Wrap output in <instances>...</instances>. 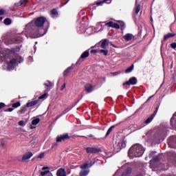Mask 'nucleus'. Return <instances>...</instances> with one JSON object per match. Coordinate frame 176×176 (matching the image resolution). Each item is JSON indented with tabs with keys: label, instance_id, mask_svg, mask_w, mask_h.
<instances>
[{
	"label": "nucleus",
	"instance_id": "obj_1",
	"mask_svg": "<svg viewBox=\"0 0 176 176\" xmlns=\"http://www.w3.org/2000/svg\"><path fill=\"white\" fill-rule=\"evenodd\" d=\"M145 151V149H144V147L142 145L140 144H136L132 146L128 152V155L129 157H141L142 155H144V152Z\"/></svg>",
	"mask_w": 176,
	"mask_h": 176
},
{
	"label": "nucleus",
	"instance_id": "obj_2",
	"mask_svg": "<svg viewBox=\"0 0 176 176\" xmlns=\"http://www.w3.org/2000/svg\"><path fill=\"white\" fill-rule=\"evenodd\" d=\"M50 23H49V21H47V19L45 16H38L34 21V25L37 28H42V27L45 25L46 31L47 30H49V27L50 26Z\"/></svg>",
	"mask_w": 176,
	"mask_h": 176
},
{
	"label": "nucleus",
	"instance_id": "obj_3",
	"mask_svg": "<svg viewBox=\"0 0 176 176\" xmlns=\"http://www.w3.org/2000/svg\"><path fill=\"white\" fill-rule=\"evenodd\" d=\"M167 137V129L164 128L160 129L155 135H154V142L156 144H160L162 141H164V138Z\"/></svg>",
	"mask_w": 176,
	"mask_h": 176
},
{
	"label": "nucleus",
	"instance_id": "obj_4",
	"mask_svg": "<svg viewBox=\"0 0 176 176\" xmlns=\"http://www.w3.org/2000/svg\"><path fill=\"white\" fill-rule=\"evenodd\" d=\"M120 25L113 23V21H109L105 24L107 27L111 28H116V30H119L121 28V30H123L124 28H126V23L123 21H119Z\"/></svg>",
	"mask_w": 176,
	"mask_h": 176
},
{
	"label": "nucleus",
	"instance_id": "obj_5",
	"mask_svg": "<svg viewBox=\"0 0 176 176\" xmlns=\"http://www.w3.org/2000/svg\"><path fill=\"white\" fill-rule=\"evenodd\" d=\"M100 45V47L102 49H107V46L109 45V43L108 42V38H105L104 40L100 41V43L96 44V45L91 47L90 49H94L95 47H98Z\"/></svg>",
	"mask_w": 176,
	"mask_h": 176
},
{
	"label": "nucleus",
	"instance_id": "obj_6",
	"mask_svg": "<svg viewBox=\"0 0 176 176\" xmlns=\"http://www.w3.org/2000/svg\"><path fill=\"white\" fill-rule=\"evenodd\" d=\"M137 78L135 77H131L129 78V80L125 82H124L122 84V86L124 87L125 89H129V86H130V85H137Z\"/></svg>",
	"mask_w": 176,
	"mask_h": 176
},
{
	"label": "nucleus",
	"instance_id": "obj_7",
	"mask_svg": "<svg viewBox=\"0 0 176 176\" xmlns=\"http://www.w3.org/2000/svg\"><path fill=\"white\" fill-rule=\"evenodd\" d=\"M89 55H90V49L87 50L86 51L82 52V54H81L77 63H83V61H85V58H87V57H89Z\"/></svg>",
	"mask_w": 176,
	"mask_h": 176
},
{
	"label": "nucleus",
	"instance_id": "obj_8",
	"mask_svg": "<svg viewBox=\"0 0 176 176\" xmlns=\"http://www.w3.org/2000/svg\"><path fill=\"white\" fill-rule=\"evenodd\" d=\"M69 138H71V137H69V135H68V133L60 135L56 137V142L67 141V140H69Z\"/></svg>",
	"mask_w": 176,
	"mask_h": 176
},
{
	"label": "nucleus",
	"instance_id": "obj_9",
	"mask_svg": "<svg viewBox=\"0 0 176 176\" xmlns=\"http://www.w3.org/2000/svg\"><path fill=\"white\" fill-rule=\"evenodd\" d=\"M157 111H159V107H157L154 113L144 121V123H146V124H149V123H151V122L153 120L155 116H156V115L157 114Z\"/></svg>",
	"mask_w": 176,
	"mask_h": 176
},
{
	"label": "nucleus",
	"instance_id": "obj_10",
	"mask_svg": "<svg viewBox=\"0 0 176 176\" xmlns=\"http://www.w3.org/2000/svg\"><path fill=\"white\" fill-rule=\"evenodd\" d=\"M87 153H100L101 148L94 147H87L85 148Z\"/></svg>",
	"mask_w": 176,
	"mask_h": 176
},
{
	"label": "nucleus",
	"instance_id": "obj_11",
	"mask_svg": "<svg viewBox=\"0 0 176 176\" xmlns=\"http://www.w3.org/2000/svg\"><path fill=\"white\" fill-rule=\"evenodd\" d=\"M168 144L170 148H176V136H170L168 139Z\"/></svg>",
	"mask_w": 176,
	"mask_h": 176
},
{
	"label": "nucleus",
	"instance_id": "obj_12",
	"mask_svg": "<svg viewBox=\"0 0 176 176\" xmlns=\"http://www.w3.org/2000/svg\"><path fill=\"white\" fill-rule=\"evenodd\" d=\"M123 148H126V140H122L121 142H118L115 149H117L116 152H119L121 151V149H123Z\"/></svg>",
	"mask_w": 176,
	"mask_h": 176
},
{
	"label": "nucleus",
	"instance_id": "obj_13",
	"mask_svg": "<svg viewBox=\"0 0 176 176\" xmlns=\"http://www.w3.org/2000/svg\"><path fill=\"white\" fill-rule=\"evenodd\" d=\"M16 64H17V59L12 58L8 63V68L9 69H14V67H16Z\"/></svg>",
	"mask_w": 176,
	"mask_h": 176
},
{
	"label": "nucleus",
	"instance_id": "obj_14",
	"mask_svg": "<svg viewBox=\"0 0 176 176\" xmlns=\"http://www.w3.org/2000/svg\"><path fill=\"white\" fill-rule=\"evenodd\" d=\"M32 156H34V154L31 151L25 153L22 157V162H24L25 160H28V159H31Z\"/></svg>",
	"mask_w": 176,
	"mask_h": 176
},
{
	"label": "nucleus",
	"instance_id": "obj_15",
	"mask_svg": "<svg viewBox=\"0 0 176 176\" xmlns=\"http://www.w3.org/2000/svg\"><path fill=\"white\" fill-rule=\"evenodd\" d=\"M27 3H28V0H20L19 2L14 4V8H19V6H22V5H27Z\"/></svg>",
	"mask_w": 176,
	"mask_h": 176
},
{
	"label": "nucleus",
	"instance_id": "obj_16",
	"mask_svg": "<svg viewBox=\"0 0 176 176\" xmlns=\"http://www.w3.org/2000/svg\"><path fill=\"white\" fill-rule=\"evenodd\" d=\"M12 42L14 43H20L23 42V37L19 35H16L14 38H12Z\"/></svg>",
	"mask_w": 176,
	"mask_h": 176
},
{
	"label": "nucleus",
	"instance_id": "obj_17",
	"mask_svg": "<svg viewBox=\"0 0 176 176\" xmlns=\"http://www.w3.org/2000/svg\"><path fill=\"white\" fill-rule=\"evenodd\" d=\"M57 176H67V173L65 172V169L59 168L56 172Z\"/></svg>",
	"mask_w": 176,
	"mask_h": 176
},
{
	"label": "nucleus",
	"instance_id": "obj_18",
	"mask_svg": "<svg viewBox=\"0 0 176 176\" xmlns=\"http://www.w3.org/2000/svg\"><path fill=\"white\" fill-rule=\"evenodd\" d=\"M123 38L125 41H126V42H129V41H131V39L134 38V35H133V34L127 33L123 36Z\"/></svg>",
	"mask_w": 176,
	"mask_h": 176
},
{
	"label": "nucleus",
	"instance_id": "obj_19",
	"mask_svg": "<svg viewBox=\"0 0 176 176\" xmlns=\"http://www.w3.org/2000/svg\"><path fill=\"white\" fill-rule=\"evenodd\" d=\"M176 36L175 32L172 33H168L167 34H165L164 36V41H167L169 38H174V36Z\"/></svg>",
	"mask_w": 176,
	"mask_h": 176
},
{
	"label": "nucleus",
	"instance_id": "obj_20",
	"mask_svg": "<svg viewBox=\"0 0 176 176\" xmlns=\"http://www.w3.org/2000/svg\"><path fill=\"white\" fill-rule=\"evenodd\" d=\"M38 102H39V100H34V101H32V102H28L26 104V107L28 108H31V107H35V105H36V104H38Z\"/></svg>",
	"mask_w": 176,
	"mask_h": 176
},
{
	"label": "nucleus",
	"instance_id": "obj_21",
	"mask_svg": "<svg viewBox=\"0 0 176 176\" xmlns=\"http://www.w3.org/2000/svg\"><path fill=\"white\" fill-rule=\"evenodd\" d=\"M85 89L88 93H91L93 91V85L91 84H87L85 86Z\"/></svg>",
	"mask_w": 176,
	"mask_h": 176
},
{
	"label": "nucleus",
	"instance_id": "obj_22",
	"mask_svg": "<svg viewBox=\"0 0 176 176\" xmlns=\"http://www.w3.org/2000/svg\"><path fill=\"white\" fill-rule=\"evenodd\" d=\"M132 171H133V170L131 169V168L129 167L126 168V170H124V172L122 173V176H130Z\"/></svg>",
	"mask_w": 176,
	"mask_h": 176
},
{
	"label": "nucleus",
	"instance_id": "obj_23",
	"mask_svg": "<svg viewBox=\"0 0 176 176\" xmlns=\"http://www.w3.org/2000/svg\"><path fill=\"white\" fill-rule=\"evenodd\" d=\"M90 173V170H81L80 172V176H87Z\"/></svg>",
	"mask_w": 176,
	"mask_h": 176
},
{
	"label": "nucleus",
	"instance_id": "obj_24",
	"mask_svg": "<svg viewBox=\"0 0 176 176\" xmlns=\"http://www.w3.org/2000/svg\"><path fill=\"white\" fill-rule=\"evenodd\" d=\"M19 52H20V48L19 47H16L10 50V53H11V54H14L15 53H19Z\"/></svg>",
	"mask_w": 176,
	"mask_h": 176
},
{
	"label": "nucleus",
	"instance_id": "obj_25",
	"mask_svg": "<svg viewBox=\"0 0 176 176\" xmlns=\"http://www.w3.org/2000/svg\"><path fill=\"white\" fill-rule=\"evenodd\" d=\"M47 91H49V88H47L45 90L44 94L38 97V100H43V98H45L46 97V96H47Z\"/></svg>",
	"mask_w": 176,
	"mask_h": 176
},
{
	"label": "nucleus",
	"instance_id": "obj_26",
	"mask_svg": "<svg viewBox=\"0 0 176 176\" xmlns=\"http://www.w3.org/2000/svg\"><path fill=\"white\" fill-rule=\"evenodd\" d=\"M72 70V67H67L63 72V76H67L69 72Z\"/></svg>",
	"mask_w": 176,
	"mask_h": 176
},
{
	"label": "nucleus",
	"instance_id": "obj_27",
	"mask_svg": "<svg viewBox=\"0 0 176 176\" xmlns=\"http://www.w3.org/2000/svg\"><path fill=\"white\" fill-rule=\"evenodd\" d=\"M133 69H134V64H132L129 67H128L125 70V74H130V72H133Z\"/></svg>",
	"mask_w": 176,
	"mask_h": 176
},
{
	"label": "nucleus",
	"instance_id": "obj_28",
	"mask_svg": "<svg viewBox=\"0 0 176 176\" xmlns=\"http://www.w3.org/2000/svg\"><path fill=\"white\" fill-rule=\"evenodd\" d=\"M3 23L5 25H10L12 24V19L10 18H6L4 19Z\"/></svg>",
	"mask_w": 176,
	"mask_h": 176
},
{
	"label": "nucleus",
	"instance_id": "obj_29",
	"mask_svg": "<svg viewBox=\"0 0 176 176\" xmlns=\"http://www.w3.org/2000/svg\"><path fill=\"white\" fill-rule=\"evenodd\" d=\"M115 127H116V125H113L111 126L108 130L107 132L106 133L105 135V138L108 137V135H109V134H111V132L112 131V130H113V129H115Z\"/></svg>",
	"mask_w": 176,
	"mask_h": 176
},
{
	"label": "nucleus",
	"instance_id": "obj_30",
	"mask_svg": "<svg viewBox=\"0 0 176 176\" xmlns=\"http://www.w3.org/2000/svg\"><path fill=\"white\" fill-rule=\"evenodd\" d=\"M39 122H41V119L39 118H35L32 121V124L33 126H36V124H38L39 123Z\"/></svg>",
	"mask_w": 176,
	"mask_h": 176
},
{
	"label": "nucleus",
	"instance_id": "obj_31",
	"mask_svg": "<svg viewBox=\"0 0 176 176\" xmlns=\"http://www.w3.org/2000/svg\"><path fill=\"white\" fill-rule=\"evenodd\" d=\"M51 14H52L53 16H58V11H57V9L53 8L51 10Z\"/></svg>",
	"mask_w": 176,
	"mask_h": 176
},
{
	"label": "nucleus",
	"instance_id": "obj_32",
	"mask_svg": "<svg viewBox=\"0 0 176 176\" xmlns=\"http://www.w3.org/2000/svg\"><path fill=\"white\" fill-rule=\"evenodd\" d=\"M20 113L24 114L25 112H27V106H23L20 110H19Z\"/></svg>",
	"mask_w": 176,
	"mask_h": 176
},
{
	"label": "nucleus",
	"instance_id": "obj_33",
	"mask_svg": "<svg viewBox=\"0 0 176 176\" xmlns=\"http://www.w3.org/2000/svg\"><path fill=\"white\" fill-rule=\"evenodd\" d=\"M21 105V103L20 102H16L15 103H13L12 107V108H19Z\"/></svg>",
	"mask_w": 176,
	"mask_h": 176
},
{
	"label": "nucleus",
	"instance_id": "obj_34",
	"mask_svg": "<svg viewBox=\"0 0 176 176\" xmlns=\"http://www.w3.org/2000/svg\"><path fill=\"white\" fill-rule=\"evenodd\" d=\"M47 174H50L52 175V173H50V170H47L41 173V176L47 175Z\"/></svg>",
	"mask_w": 176,
	"mask_h": 176
},
{
	"label": "nucleus",
	"instance_id": "obj_35",
	"mask_svg": "<svg viewBox=\"0 0 176 176\" xmlns=\"http://www.w3.org/2000/svg\"><path fill=\"white\" fill-rule=\"evenodd\" d=\"M99 53L103 54L104 56H108V50H100Z\"/></svg>",
	"mask_w": 176,
	"mask_h": 176
},
{
	"label": "nucleus",
	"instance_id": "obj_36",
	"mask_svg": "<svg viewBox=\"0 0 176 176\" xmlns=\"http://www.w3.org/2000/svg\"><path fill=\"white\" fill-rule=\"evenodd\" d=\"M44 86H46L47 87H52V86H53V83L48 80L44 83Z\"/></svg>",
	"mask_w": 176,
	"mask_h": 176
},
{
	"label": "nucleus",
	"instance_id": "obj_37",
	"mask_svg": "<svg viewBox=\"0 0 176 176\" xmlns=\"http://www.w3.org/2000/svg\"><path fill=\"white\" fill-rule=\"evenodd\" d=\"M87 167H89V164L86 163V164H82L80 168H81V170H87L86 168H87Z\"/></svg>",
	"mask_w": 176,
	"mask_h": 176
},
{
	"label": "nucleus",
	"instance_id": "obj_38",
	"mask_svg": "<svg viewBox=\"0 0 176 176\" xmlns=\"http://www.w3.org/2000/svg\"><path fill=\"white\" fill-rule=\"evenodd\" d=\"M140 10H141V6L138 5L136 6L135 10V12L136 13V14H138V13H140Z\"/></svg>",
	"mask_w": 176,
	"mask_h": 176
},
{
	"label": "nucleus",
	"instance_id": "obj_39",
	"mask_svg": "<svg viewBox=\"0 0 176 176\" xmlns=\"http://www.w3.org/2000/svg\"><path fill=\"white\" fill-rule=\"evenodd\" d=\"M16 60H17L18 63H23V61H24V59L23 58V57L20 56H17V58H16Z\"/></svg>",
	"mask_w": 176,
	"mask_h": 176
},
{
	"label": "nucleus",
	"instance_id": "obj_40",
	"mask_svg": "<svg viewBox=\"0 0 176 176\" xmlns=\"http://www.w3.org/2000/svg\"><path fill=\"white\" fill-rule=\"evenodd\" d=\"M90 53H91V54H96V53H98V50H91Z\"/></svg>",
	"mask_w": 176,
	"mask_h": 176
},
{
	"label": "nucleus",
	"instance_id": "obj_41",
	"mask_svg": "<svg viewBox=\"0 0 176 176\" xmlns=\"http://www.w3.org/2000/svg\"><path fill=\"white\" fill-rule=\"evenodd\" d=\"M5 13H6V10H5L3 9H0V16H3V14H5Z\"/></svg>",
	"mask_w": 176,
	"mask_h": 176
},
{
	"label": "nucleus",
	"instance_id": "obj_42",
	"mask_svg": "<svg viewBox=\"0 0 176 176\" xmlns=\"http://www.w3.org/2000/svg\"><path fill=\"white\" fill-rule=\"evenodd\" d=\"M120 74H122V72H116L111 73V74L113 75V76H116V75H120Z\"/></svg>",
	"mask_w": 176,
	"mask_h": 176
},
{
	"label": "nucleus",
	"instance_id": "obj_43",
	"mask_svg": "<svg viewBox=\"0 0 176 176\" xmlns=\"http://www.w3.org/2000/svg\"><path fill=\"white\" fill-rule=\"evenodd\" d=\"M154 162H160V157H159V156H155L153 159Z\"/></svg>",
	"mask_w": 176,
	"mask_h": 176
},
{
	"label": "nucleus",
	"instance_id": "obj_44",
	"mask_svg": "<svg viewBox=\"0 0 176 176\" xmlns=\"http://www.w3.org/2000/svg\"><path fill=\"white\" fill-rule=\"evenodd\" d=\"M14 109H13V108H8L7 109H5L4 112H12V111H14Z\"/></svg>",
	"mask_w": 176,
	"mask_h": 176
},
{
	"label": "nucleus",
	"instance_id": "obj_45",
	"mask_svg": "<svg viewBox=\"0 0 176 176\" xmlns=\"http://www.w3.org/2000/svg\"><path fill=\"white\" fill-rule=\"evenodd\" d=\"M65 113H67V112H63L62 114H60V116H57L56 117V120L60 119V117H62L63 115H65Z\"/></svg>",
	"mask_w": 176,
	"mask_h": 176
},
{
	"label": "nucleus",
	"instance_id": "obj_46",
	"mask_svg": "<svg viewBox=\"0 0 176 176\" xmlns=\"http://www.w3.org/2000/svg\"><path fill=\"white\" fill-rule=\"evenodd\" d=\"M6 107V104L3 102H0V109H2V108H5Z\"/></svg>",
	"mask_w": 176,
	"mask_h": 176
},
{
	"label": "nucleus",
	"instance_id": "obj_47",
	"mask_svg": "<svg viewBox=\"0 0 176 176\" xmlns=\"http://www.w3.org/2000/svg\"><path fill=\"white\" fill-rule=\"evenodd\" d=\"M170 47L172 49H176V43H173L170 44Z\"/></svg>",
	"mask_w": 176,
	"mask_h": 176
},
{
	"label": "nucleus",
	"instance_id": "obj_48",
	"mask_svg": "<svg viewBox=\"0 0 176 176\" xmlns=\"http://www.w3.org/2000/svg\"><path fill=\"white\" fill-rule=\"evenodd\" d=\"M43 157H45V153H41L38 155V158H39V159H42V158H43Z\"/></svg>",
	"mask_w": 176,
	"mask_h": 176
},
{
	"label": "nucleus",
	"instance_id": "obj_49",
	"mask_svg": "<svg viewBox=\"0 0 176 176\" xmlns=\"http://www.w3.org/2000/svg\"><path fill=\"white\" fill-rule=\"evenodd\" d=\"M174 122H175V119H174V117H173L170 119V124H171V126H174Z\"/></svg>",
	"mask_w": 176,
	"mask_h": 176
},
{
	"label": "nucleus",
	"instance_id": "obj_50",
	"mask_svg": "<svg viewBox=\"0 0 176 176\" xmlns=\"http://www.w3.org/2000/svg\"><path fill=\"white\" fill-rule=\"evenodd\" d=\"M66 84L64 83L61 87H60V91H63L64 89H65Z\"/></svg>",
	"mask_w": 176,
	"mask_h": 176
},
{
	"label": "nucleus",
	"instance_id": "obj_51",
	"mask_svg": "<svg viewBox=\"0 0 176 176\" xmlns=\"http://www.w3.org/2000/svg\"><path fill=\"white\" fill-rule=\"evenodd\" d=\"M19 126H24V121L23 120H21L19 122Z\"/></svg>",
	"mask_w": 176,
	"mask_h": 176
},
{
	"label": "nucleus",
	"instance_id": "obj_52",
	"mask_svg": "<svg viewBox=\"0 0 176 176\" xmlns=\"http://www.w3.org/2000/svg\"><path fill=\"white\" fill-rule=\"evenodd\" d=\"M49 167L48 166H44V167H43L42 168H41V170H43V171H45V170H49Z\"/></svg>",
	"mask_w": 176,
	"mask_h": 176
},
{
	"label": "nucleus",
	"instance_id": "obj_53",
	"mask_svg": "<svg viewBox=\"0 0 176 176\" xmlns=\"http://www.w3.org/2000/svg\"><path fill=\"white\" fill-rule=\"evenodd\" d=\"M102 3H104V1H99V2H98V3H96V5H97L98 6H100V5H102Z\"/></svg>",
	"mask_w": 176,
	"mask_h": 176
},
{
	"label": "nucleus",
	"instance_id": "obj_54",
	"mask_svg": "<svg viewBox=\"0 0 176 176\" xmlns=\"http://www.w3.org/2000/svg\"><path fill=\"white\" fill-rule=\"evenodd\" d=\"M153 155H155V152L151 153L149 155L150 157H152V156H153Z\"/></svg>",
	"mask_w": 176,
	"mask_h": 176
},
{
	"label": "nucleus",
	"instance_id": "obj_55",
	"mask_svg": "<svg viewBox=\"0 0 176 176\" xmlns=\"http://www.w3.org/2000/svg\"><path fill=\"white\" fill-rule=\"evenodd\" d=\"M135 176H143L142 173H138V175H136Z\"/></svg>",
	"mask_w": 176,
	"mask_h": 176
},
{
	"label": "nucleus",
	"instance_id": "obj_56",
	"mask_svg": "<svg viewBox=\"0 0 176 176\" xmlns=\"http://www.w3.org/2000/svg\"><path fill=\"white\" fill-rule=\"evenodd\" d=\"M46 32H47V30H46V28H45V32L43 33V35H45V34H46Z\"/></svg>",
	"mask_w": 176,
	"mask_h": 176
},
{
	"label": "nucleus",
	"instance_id": "obj_57",
	"mask_svg": "<svg viewBox=\"0 0 176 176\" xmlns=\"http://www.w3.org/2000/svg\"><path fill=\"white\" fill-rule=\"evenodd\" d=\"M87 137H89V138H91V137H93V135H91V134L88 135Z\"/></svg>",
	"mask_w": 176,
	"mask_h": 176
},
{
	"label": "nucleus",
	"instance_id": "obj_58",
	"mask_svg": "<svg viewBox=\"0 0 176 176\" xmlns=\"http://www.w3.org/2000/svg\"><path fill=\"white\" fill-rule=\"evenodd\" d=\"M69 1V0H67L66 2L63 3V6H64V5H67V3H68V1Z\"/></svg>",
	"mask_w": 176,
	"mask_h": 176
},
{
	"label": "nucleus",
	"instance_id": "obj_59",
	"mask_svg": "<svg viewBox=\"0 0 176 176\" xmlns=\"http://www.w3.org/2000/svg\"><path fill=\"white\" fill-rule=\"evenodd\" d=\"M2 20H3V16H0V21H2Z\"/></svg>",
	"mask_w": 176,
	"mask_h": 176
},
{
	"label": "nucleus",
	"instance_id": "obj_60",
	"mask_svg": "<svg viewBox=\"0 0 176 176\" xmlns=\"http://www.w3.org/2000/svg\"><path fill=\"white\" fill-rule=\"evenodd\" d=\"M152 97H153V96H150V97L148 98L147 101H149V100H151Z\"/></svg>",
	"mask_w": 176,
	"mask_h": 176
},
{
	"label": "nucleus",
	"instance_id": "obj_61",
	"mask_svg": "<svg viewBox=\"0 0 176 176\" xmlns=\"http://www.w3.org/2000/svg\"><path fill=\"white\" fill-rule=\"evenodd\" d=\"M108 1H111V0H103V2H108Z\"/></svg>",
	"mask_w": 176,
	"mask_h": 176
},
{
	"label": "nucleus",
	"instance_id": "obj_62",
	"mask_svg": "<svg viewBox=\"0 0 176 176\" xmlns=\"http://www.w3.org/2000/svg\"><path fill=\"white\" fill-rule=\"evenodd\" d=\"M93 164H94V163H93L92 164H91L89 168L93 166Z\"/></svg>",
	"mask_w": 176,
	"mask_h": 176
},
{
	"label": "nucleus",
	"instance_id": "obj_63",
	"mask_svg": "<svg viewBox=\"0 0 176 176\" xmlns=\"http://www.w3.org/2000/svg\"><path fill=\"white\" fill-rule=\"evenodd\" d=\"M111 46H113V47H115V45L113 44H111Z\"/></svg>",
	"mask_w": 176,
	"mask_h": 176
},
{
	"label": "nucleus",
	"instance_id": "obj_64",
	"mask_svg": "<svg viewBox=\"0 0 176 176\" xmlns=\"http://www.w3.org/2000/svg\"><path fill=\"white\" fill-rule=\"evenodd\" d=\"M82 14H85V12H82Z\"/></svg>",
	"mask_w": 176,
	"mask_h": 176
}]
</instances>
